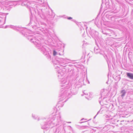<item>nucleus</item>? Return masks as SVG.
Instances as JSON below:
<instances>
[{
	"mask_svg": "<svg viewBox=\"0 0 133 133\" xmlns=\"http://www.w3.org/2000/svg\"><path fill=\"white\" fill-rule=\"evenodd\" d=\"M128 77L131 79H133V74L131 73H128L127 74Z\"/></svg>",
	"mask_w": 133,
	"mask_h": 133,
	"instance_id": "f257e3e1",
	"label": "nucleus"
},
{
	"mask_svg": "<svg viewBox=\"0 0 133 133\" xmlns=\"http://www.w3.org/2000/svg\"><path fill=\"white\" fill-rule=\"evenodd\" d=\"M57 54V52L55 50L54 51H53V55L54 56H55Z\"/></svg>",
	"mask_w": 133,
	"mask_h": 133,
	"instance_id": "f03ea898",
	"label": "nucleus"
},
{
	"mask_svg": "<svg viewBox=\"0 0 133 133\" xmlns=\"http://www.w3.org/2000/svg\"><path fill=\"white\" fill-rule=\"evenodd\" d=\"M72 18L71 17H68L67 18V19H72Z\"/></svg>",
	"mask_w": 133,
	"mask_h": 133,
	"instance_id": "7ed1b4c3",
	"label": "nucleus"
}]
</instances>
